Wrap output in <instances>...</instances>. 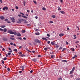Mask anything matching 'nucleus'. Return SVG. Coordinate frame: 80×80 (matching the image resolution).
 <instances>
[{
  "label": "nucleus",
  "mask_w": 80,
  "mask_h": 80,
  "mask_svg": "<svg viewBox=\"0 0 80 80\" xmlns=\"http://www.w3.org/2000/svg\"><path fill=\"white\" fill-rule=\"evenodd\" d=\"M47 35L48 37H50V34H47Z\"/></svg>",
  "instance_id": "72a5a7b5"
},
{
  "label": "nucleus",
  "mask_w": 80,
  "mask_h": 80,
  "mask_svg": "<svg viewBox=\"0 0 80 80\" xmlns=\"http://www.w3.org/2000/svg\"><path fill=\"white\" fill-rule=\"evenodd\" d=\"M73 77V75H71L70 77H71V78H72V77Z\"/></svg>",
  "instance_id": "5fc2aeb1"
},
{
  "label": "nucleus",
  "mask_w": 80,
  "mask_h": 80,
  "mask_svg": "<svg viewBox=\"0 0 80 80\" xmlns=\"http://www.w3.org/2000/svg\"><path fill=\"white\" fill-rule=\"evenodd\" d=\"M20 14H21V15H24L25 14H24L22 13V12H21L20 13Z\"/></svg>",
  "instance_id": "6e6d98bb"
},
{
  "label": "nucleus",
  "mask_w": 80,
  "mask_h": 80,
  "mask_svg": "<svg viewBox=\"0 0 80 80\" xmlns=\"http://www.w3.org/2000/svg\"><path fill=\"white\" fill-rule=\"evenodd\" d=\"M66 45H68V42L66 41Z\"/></svg>",
  "instance_id": "09e8293b"
},
{
  "label": "nucleus",
  "mask_w": 80,
  "mask_h": 80,
  "mask_svg": "<svg viewBox=\"0 0 80 80\" xmlns=\"http://www.w3.org/2000/svg\"><path fill=\"white\" fill-rule=\"evenodd\" d=\"M60 12L62 13V14H65V12L64 11H60Z\"/></svg>",
  "instance_id": "4468645a"
},
{
  "label": "nucleus",
  "mask_w": 80,
  "mask_h": 80,
  "mask_svg": "<svg viewBox=\"0 0 80 80\" xmlns=\"http://www.w3.org/2000/svg\"><path fill=\"white\" fill-rule=\"evenodd\" d=\"M22 48V46H20L19 47V48H20V49H21V48Z\"/></svg>",
  "instance_id": "052dcab7"
},
{
  "label": "nucleus",
  "mask_w": 80,
  "mask_h": 80,
  "mask_svg": "<svg viewBox=\"0 0 80 80\" xmlns=\"http://www.w3.org/2000/svg\"><path fill=\"white\" fill-rule=\"evenodd\" d=\"M23 39H24V40H26V38H23Z\"/></svg>",
  "instance_id": "774afa93"
},
{
  "label": "nucleus",
  "mask_w": 80,
  "mask_h": 80,
  "mask_svg": "<svg viewBox=\"0 0 80 80\" xmlns=\"http://www.w3.org/2000/svg\"><path fill=\"white\" fill-rule=\"evenodd\" d=\"M3 31H4V32H6L7 31V28H4L3 29Z\"/></svg>",
  "instance_id": "1a4fd4ad"
},
{
  "label": "nucleus",
  "mask_w": 80,
  "mask_h": 80,
  "mask_svg": "<svg viewBox=\"0 0 80 80\" xmlns=\"http://www.w3.org/2000/svg\"><path fill=\"white\" fill-rule=\"evenodd\" d=\"M10 68H8V71H10Z\"/></svg>",
  "instance_id": "603ef678"
},
{
  "label": "nucleus",
  "mask_w": 80,
  "mask_h": 80,
  "mask_svg": "<svg viewBox=\"0 0 80 80\" xmlns=\"http://www.w3.org/2000/svg\"><path fill=\"white\" fill-rule=\"evenodd\" d=\"M38 17L37 16H36L35 17V18H36V19H37V18H38Z\"/></svg>",
  "instance_id": "13d9d810"
},
{
  "label": "nucleus",
  "mask_w": 80,
  "mask_h": 80,
  "mask_svg": "<svg viewBox=\"0 0 80 80\" xmlns=\"http://www.w3.org/2000/svg\"><path fill=\"white\" fill-rule=\"evenodd\" d=\"M18 17H22V15H21V14H19L18 15Z\"/></svg>",
  "instance_id": "3c124183"
},
{
  "label": "nucleus",
  "mask_w": 80,
  "mask_h": 80,
  "mask_svg": "<svg viewBox=\"0 0 80 80\" xmlns=\"http://www.w3.org/2000/svg\"><path fill=\"white\" fill-rule=\"evenodd\" d=\"M18 39H19V40H23V39H22V38H18Z\"/></svg>",
  "instance_id": "393cba45"
},
{
  "label": "nucleus",
  "mask_w": 80,
  "mask_h": 80,
  "mask_svg": "<svg viewBox=\"0 0 80 80\" xmlns=\"http://www.w3.org/2000/svg\"><path fill=\"white\" fill-rule=\"evenodd\" d=\"M61 62H66V63H67V61L66 60H62Z\"/></svg>",
  "instance_id": "f8f14e48"
},
{
  "label": "nucleus",
  "mask_w": 80,
  "mask_h": 80,
  "mask_svg": "<svg viewBox=\"0 0 80 80\" xmlns=\"http://www.w3.org/2000/svg\"><path fill=\"white\" fill-rule=\"evenodd\" d=\"M79 42H80L79 41H77L75 42V43L76 44H77V43H79Z\"/></svg>",
  "instance_id": "c03bdc74"
},
{
  "label": "nucleus",
  "mask_w": 80,
  "mask_h": 80,
  "mask_svg": "<svg viewBox=\"0 0 80 80\" xmlns=\"http://www.w3.org/2000/svg\"><path fill=\"white\" fill-rule=\"evenodd\" d=\"M2 40H3V41H5V42H6L8 40V39L7 38L4 37L2 38Z\"/></svg>",
  "instance_id": "20e7f679"
},
{
  "label": "nucleus",
  "mask_w": 80,
  "mask_h": 80,
  "mask_svg": "<svg viewBox=\"0 0 80 80\" xmlns=\"http://www.w3.org/2000/svg\"><path fill=\"white\" fill-rule=\"evenodd\" d=\"M8 32L10 34H13L14 35H17V33L16 32H13V31L11 30H8Z\"/></svg>",
  "instance_id": "f257e3e1"
},
{
  "label": "nucleus",
  "mask_w": 80,
  "mask_h": 80,
  "mask_svg": "<svg viewBox=\"0 0 80 80\" xmlns=\"http://www.w3.org/2000/svg\"><path fill=\"white\" fill-rule=\"evenodd\" d=\"M55 55H52L51 56V58H55Z\"/></svg>",
  "instance_id": "412c9836"
},
{
  "label": "nucleus",
  "mask_w": 80,
  "mask_h": 80,
  "mask_svg": "<svg viewBox=\"0 0 80 80\" xmlns=\"http://www.w3.org/2000/svg\"><path fill=\"white\" fill-rule=\"evenodd\" d=\"M62 48H63V47H60L59 49V50H62Z\"/></svg>",
  "instance_id": "473e14b6"
},
{
  "label": "nucleus",
  "mask_w": 80,
  "mask_h": 80,
  "mask_svg": "<svg viewBox=\"0 0 80 80\" xmlns=\"http://www.w3.org/2000/svg\"><path fill=\"white\" fill-rule=\"evenodd\" d=\"M7 22L8 23H11V22H10V21H9L8 20Z\"/></svg>",
  "instance_id": "c9c22d12"
},
{
  "label": "nucleus",
  "mask_w": 80,
  "mask_h": 80,
  "mask_svg": "<svg viewBox=\"0 0 80 80\" xmlns=\"http://www.w3.org/2000/svg\"><path fill=\"white\" fill-rule=\"evenodd\" d=\"M17 35V36H18V37H21V34H20V33H18Z\"/></svg>",
  "instance_id": "9d476101"
},
{
  "label": "nucleus",
  "mask_w": 80,
  "mask_h": 80,
  "mask_svg": "<svg viewBox=\"0 0 80 80\" xmlns=\"http://www.w3.org/2000/svg\"><path fill=\"white\" fill-rule=\"evenodd\" d=\"M0 18H1V19L2 20H4L5 19V17L3 16H0Z\"/></svg>",
  "instance_id": "423d86ee"
},
{
  "label": "nucleus",
  "mask_w": 80,
  "mask_h": 80,
  "mask_svg": "<svg viewBox=\"0 0 80 80\" xmlns=\"http://www.w3.org/2000/svg\"><path fill=\"white\" fill-rule=\"evenodd\" d=\"M50 41H48L47 43H48V44H50Z\"/></svg>",
  "instance_id": "864d4df0"
},
{
  "label": "nucleus",
  "mask_w": 80,
  "mask_h": 80,
  "mask_svg": "<svg viewBox=\"0 0 80 80\" xmlns=\"http://www.w3.org/2000/svg\"><path fill=\"white\" fill-rule=\"evenodd\" d=\"M1 62L3 63V64H4V61H3V60H2Z\"/></svg>",
  "instance_id": "37998d69"
},
{
  "label": "nucleus",
  "mask_w": 80,
  "mask_h": 80,
  "mask_svg": "<svg viewBox=\"0 0 80 80\" xmlns=\"http://www.w3.org/2000/svg\"><path fill=\"white\" fill-rule=\"evenodd\" d=\"M7 58L5 57L4 58L3 60H7Z\"/></svg>",
  "instance_id": "79ce46f5"
},
{
  "label": "nucleus",
  "mask_w": 80,
  "mask_h": 80,
  "mask_svg": "<svg viewBox=\"0 0 80 80\" xmlns=\"http://www.w3.org/2000/svg\"><path fill=\"white\" fill-rule=\"evenodd\" d=\"M8 55H11V53H10V52H9L8 53Z\"/></svg>",
  "instance_id": "bf43d9fd"
},
{
  "label": "nucleus",
  "mask_w": 80,
  "mask_h": 80,
  "mask_svg": "<svg viewBox=\"0 0 80 80\" xmlns=\"http://www.w3.org/2000/svg\"><path fill=\"white\" fill-rule=\"evenodd\" d=\"M6 22H7L8 20V19H5V20H4Z\"/></svg>",
  "instance_id": "a19ab883"
},
{
  "label": "nucleus",
  "mask_w": 80,
  "mask_h": 80,
  "mask_svg": "<svg viewBox=\"0 0 80 80\" xmlns=\"http://www.w3.org/2000/svg\"><path fill=\"white\" fill-rule=\"evenodd\" d=\"M35 31H37V32H38V31H39V30H38V29H36Z\"/></svg>",
  "instance_id": "e2e57ef3"
},
{
  "label": "nucleus",
  "mask_w": 80,
  "mask_h": 80,
  "mask_svg": "<svg viewBox=\"0 0 80 80\" xmlns=\"http://www.w3.org/2000/svg\"><path fill=\"white\" fill-rule=\"evenodd\" d=\"M1 28H5V27H6V26L4 25V26H1Z\"/></svg>",
  "instance_id": "dca6fc26"
},
{
  "label": "nucleus",
  "mask_w": 80,
  "mask_h": 80,
  "mask_svg": "<svg viewBox=\"0 0 80 80\" xmlns=\"http://www.w3.org/2000/svg\"><path fill=\"white\" fill-rule=\"evenodd\" d=\"M76 80H80V78H76Z\"/></svg>",
  "instance_id": "de8ad7c7"
},
{
  "label": "nucleus",
  "mask_w": 80,
  "mask_h": 80,
  "mask_svg": "<svg viewBox=\"0 0 80 80\" xmlns=\"http://www.w3.org/2000/svg\"><path fill=\"white\" fill-rule=\"evenodd\" d=\"M13 51V52H17V49H15Z\"/></svg>",
  "instance_id": "2f4dec72"
},
{
  "label": "nucleus",
  "mask_w": 80,
  "mask_h": 80,
  "mask_svg": "<svg viewBox=\"0 0 80 80\" xmlns=\"http://www.w3.org/2000/svg\"><path fill=\"white\" fill-rule=\"evenodd\" d=\"M71 50H72V52H75V49L74 48H71Z\"/></svg>",
  "instance_id": "6ab92c4d"
},
{
  "label": "nucleus",
  "mask_w": 80,
  "mask_h": 80,
  "mask_svg": "<svg viewBox=\"0 0 80 80\" xmlns=\"http://www.w3.org/2000/svg\"><path fill=\"white\" fill-rule=\"evenodd\" d=\"M22 17H23V18H28L25 16L22 15Z\"/></svg>",
  "instance_id": "f3484780"
},
{
  "label": "nucleus",
  "mask_w": 80,
  "mask_h": 80,
  "mask_svg": "<svg viewBox=\"0 0 80 80\" xmlns=\"http://www.w3.org/2000/svg\"><path fill=\"white\" fill-rule=\"evenodd\" d=\"M74 72L72 70L70 72L69 74L70 75H71V74H72V73Z\"/></svg>",
  "instance_id": "ddd939ff"
},
{
  "label": "nucleus",
  "mask_w": 80,
  "mask_h": 80,
  "mask_svg": "<svg viewBox=\"0 0 80 80\" xmlns=\"http://www.w3.org/2000/svg\"><path fill=\"white\" fill-rule=\"evenodd\" d=\"M6 57H8V54H6Z\"/></svg>",
  "instance_id": "69168bd1"
},
{
  "label": "nucleus",
  "mask_w": 80,
  "mask_h": 80,
  "mask_svg": "<svg viewBox=\"0 0 80 80\" xmlns=\"http://www.w3.org/2000/svg\"><path fill=\"white\" fill-rule=\"evenodd\" d=\"M34 42L35 43H41V41H40V40H39L37 38L34 39Z\"/></svg>",
  "instance_id": "f03ea898"
},
{
  "label": "nucleus",
  "mask_w": 80,
  "mask_h": 80,
  "mask_svg": "<svg viewBox=\"0 0 80 80\" xmlns=\"http://www.w3.org/2000/svg\"><path fill=\"white\" fill-rule=\"evenodd\" d=\"M3 10H5V8H3Z\"/></svg>",
  "instance_id": "680f3d73"
},
{
  "label": "nucleus",
  "mask_w": 80,
  "mask_h": 80,
  "mask_svg": "<svg viewBox=\"0 0 80 80\" xmlns=\"http://www.w3.org/2000/svg\"><path fill=\"white\" fill-rule=\"evenodd\" d=\"M21 32L22 33H25V30H23Z\"/></svg>",
  "instance_id": "5701e85b"
},
{
  "label": "nucleus",
  "mask_w": 80,
  "mask_h": 80,
  "mask_svg": "<svg viewBox=\"0 0 80 80\" xmlns=\"http://www.w3.org/2000/svg\"><path fill=\"white\" fill-rule=\"evenodd\" d=\"M10 39H11V40H15V38H10Z\"/></svg>",
  "instance_id": "b1692460"
},
{
  "label": "nucleus",
  "mask_w": 80,
  "mask_h": 80,
  "mask_svg": "<svg viewBox=\"0 0 80 80\" xmlns=\"http://www.w3.org/2000/svg\"><path fill=\"white\" fill-rule=\"evenodd\" d=\"M32 61L33 62H37V58H33L32 59Z\"/></svg>",
  "instance_id": "0eeeda50"
},
{
  "label": "nucleus",
  "mask_w": 80,
  "mask_h": 80,
  "mask_svg": "<svg viewBox=\"0 0 80 80\" xmlns=\"http://www.w3.org/2000/svg\"><path fill=\"white\" fill-rule=\"evenodd\" d=\"M18 20L19 21H17V23H22L21 22H23V21H25V19H23L20 18L18 19Z\"/></svg>",
  "instance_id": "7ed1b4c3"
},
{
  "label": "nucleus",
  "mask_w": 80,
  "mask_h": 80,
  "mask_svg": "<svg viewBox=\"0 0 80 80\" xmlns=\"http://www.w3.org/2000/svg\"><path fill=\"white\" fill-rule=\"evenodd\" d=\"M21 68H25V67L24 66H20Z\"/></svg>",
  "instance_id": "cd10ccee"
},
{
  "label": "nucleus",
  "mask_w": 80,
  "mask_h": 80,
  "mask_svg": "<svg viewBox=\"0 0 80 80\" xmlns=\"http://www.w3.org/2000/svg\"><path fill=\"white\" fill-rule=\"evenodd\" d=\"M24 23H27V21L26 20H24Z\"/></svg>",
  "instance_id": "e433bc0d"
},
{
  "label": "nucleus",
  "mask_w": 80,
  "mask_h": 80,
  "mask_svg": "<svg viewBox=\"0 0 80 80\" xmlns=\"http://www.w3.org/2000/svg\"><path fill=\"white\" fill-rule=\"evenodd\" d=\"M64 35V34L63 33H60L59 34V37H62Z\"/></svg>",
  "instance_id": "6e6552de"
},
{
  "label": "nucleus",
  "mask_w": 80,
  "mask_h": 80,
  "mask_svg": "<svg viewBox=\"0 0 80 80\" xmlns=\"http://www.w3.org/2000/svg\"><path fill=\"white\" fill-rule=\"evenodd\" d=\"M30 73H32L33 72V70H31L30 71Z\"/></svg>",
  "instance_id": "338daca9"
},
{
  "label": "nucleus",
  "mask_w": 80,
  "mask_h": 80,
  "mask_svg": "<svg viewBox=\"0 0 80 80\" xmlns=\"http://www.w3.org/2000/svg\"><path fill=\"white\" fill-rule=\"evenodd\" d=\"M27 12H28V13H29V12H30V11H29V10H27Z\"/></svg>",
  "instance_id": "4d7b16f0"
},
{
  "label": "nucleus",
  "mask_w": 80,
  "mask_h": 80,
  "mask_svg": "<svg viewBox=\"0 0 80 80\" xmlns=\"http://www.w3.org/2000/svg\"><path fill=\"white\" fill-rule=\"evenodd\" d=\"M58 80H62V78L60 77V78H58Z\"/></svg>",
  "instance_id": "bb28decb"
},
{
  "label": "nucleus",
  "mask_w": 80,
  "mask_h": 80,
  "mask_svg": "<svg viewBox=\"0 0 80 80\" xmlns=\"http://www.w3.org/2000/svg\"><path fill=\"white\" fill-rule=\"evenodd\" d=\"M51 45H55V43H54L53 42H51Z\"/></svg>",
  "instance_id": "a211bd4d"
},
{
  "label": "nucleus",
  "mask_w": 80,
  "mask_h": 80,
  "mask_svg": "<svg viewBox=\"0 0 80 80\" xmlns=\"http://www.w3.org/2000/svg\"><path fill=\"white\" fill-rule=\"evenodd\" d=\"M47 49H48L47 48H44V50L45 51H47V50H48Z\"/></svg>",
  "instance_id": "a878e982"
},
{
  "label": "nucleus",
  "mask_w": 80,
  "mask_h": 80,
  "mask_svg": "<svg viewBox=\"0 0 80 80\" xmlns=\"http://www.w3.org/2000/svg\"><path fill=\"white\" fill-rule=\"evenodd\" d=\"M27 26L28 27H30V26H31V25L30 24H27Z\"/></svg>",
  "instance_id": "f704fd0d"
},
{
  "label": "nucleus",
  "mask_w": 80,
  "mask_h": 80,
  "mask_svg": "<svg viewBox=\"0 0 80 80\" xmlns=\"http://www.w3.org/2000/svg\"><path fill=\"white\" fill-rule=\"evenodd\" d=\"M58 10L59 11V10H61V8H60V7H58Z\"/></svg>",
  "instance_id": "c756f323"
},
{
  "label": "nucleus",
  "mask_w": 80,
  "mask_h": 80,
  "mask_svg": "<svg viewBox=\"0 0 80 80\" xmlns=\"http://www.w3.org/2000/svg\"><path fill=\"white\" fill-rule=\"evenodd\" d=\"M42 40H45L46 41H47L48 40V39L46 38H42Z\"/></svg>",
  "instance_id": "9b49d317"
},
{
  "label": "nucleus",
  "mask_w": 80,
  "mask_h": 80,
  "mask_svg": "<svg viewBox=\"0 0 80 80\" xmlns=\"http://www.w3.org/2000/svg\"><path fill=\"white\" fill-rule=\"evenodd\" d=\"M74 57L75 58H77V55H74Z\"/></svg>",
  "instance_id": "8fccbe9b"
},
{
  "label": "nucleus",
  "mask_w": 80,
  "mask_h": 80,
  "mask_svg": "<svg viewBox=\"0 0 80 80\" xmlns=\"http://www.w3.org/2000/svg\"><path fill=\"white\" fill-rule=\"evenodd\" d=\"M0 31H3V29H2V28H0Z\"/></svg>",
  "instance_id": "a18cd8bd"
},
{
  "label": "nucleus",
  "mask_w": 80,
  "mask_h": 80,
  "mask_svg": "<svg viewBox=\"0 0 80 80\" xmlns=\"http://www.w3.org/2000/svg\"><path fill=\"white\" fill-rule=\"evenodd\" d=\"M11 20L12 21V22H13V23H15V19H14V18H11Z\"/></svg>",
  "instance_id": "39448f33"
},
{
  "label": "nucleus",
  "mask_w": 80,
  "mask_h": 80,
  "mask_svg": "<svg viewBox=\"0 0 80 80\" xmlns=\"http://www.w3.org/2000/svg\"><path fill=\"white\" fill-rule=\"evenodd\" d=\"M15 8H16V9H18V7L17 6H16L15 7Z\"/></svg>",
  "instance_id": "58836bf2"
},
{
  "label": "nucleus",
  "mask_w": 80,
  "mask_h": 80,
  "mask_svg": "<svg viewBox=\"0 0 80 80\" xmlns=\"http://www.w3.org/2000/svg\"><path fill=\"white\" fill-rule=\"evenodd\" d=\"M75 67H73L72 68V70L74 71V69H75Z\"/></svg>",
  "instance_id": "4c0bfd02"
},
{
  "label": "nucleus",
  "mask_w": 80,
  "mask_h": 80,
  "mask_svg": "<svg viewBox=\"0 0 80 80\" xmlns=\"http://www.w3.org/2000/svg\"><path fill=\"white\" fill-rule=\"evenodd\" d=\"M52 18H55V17H56V16H55V15H52Z\"/></svg>",
  "instance_id": "4be33fe9"
},
{
  "label": "nucleus",
  "mask_w": 80,
  "mask_h": 80,
  "mask_svg": "<svg viewBox=\"0 0 80 80\" xmlns=\"http://www.w3.org/2000/svg\"><path fill=\"white\" fill-rule=\"evenodd\" d=\"M50 23H53V21H49Z\"/></svg>",
  "instance_id": "ea45409f"
},
{
  "label": "nucleus",
  "mask_w": 80,
  "mask_h": 80,
  "mask_svg": "<svg viewBox=\"0 0 80 80\" xmlns=\"http://www.w3.org/2000/svg\"><path fill=\"white\" fill-rule=\"evenodd\" d=\"M33 2L34 3H35V4H37V2L35 1V0H33Z\"/></svg>",
  "instance_id": "7c9ffc66"
},
{
  "label": "nucleus",
  "mask_w": 80,
  "mask_h": 80,
  "mask_svg": "<svg viewBox=\"0 0 80 80\" xmlns=\"http://www.w3.org/2000/svg\"><path fill=\"white\" fill-rule=\"evenodd\" d=\"M2 51H4L5 50V48H3V49H2Z\"/></svg>",
  "instance_id": "0e129e2a"
},
{
  "label": "nucleus",
  "mask_w": 80,
  "mask_h": 80,
  "mask_svg": "<svg viewBox=\"0 0 80 80\" xmlns=\"http://www.w3.org/2000/svg\"><path fill=\"white\" fill-rule=\"evenodd\" d=\"M42 9L43 10H46V8H42Z\"/></svg>",
  "instance_id": "c85d7f7f"
},
{
  "label": "nucleus",
  "mask_w": 80,
  "mask_h": 80,
  "mask_svg": "<svg viewBox=\"0 0 80 80\" xmlns=\"http://www.w3.org/2000/svg\"><path fill=\"white\" fill-rule=\"evenodd\" d=\"M23 4H24V6H25V4L26 3V2H25V1H24L23 2Z\"/></svg>",
  "instance_id": "2eb2a0df"
},
{
  "label": "nucleus",
  "mask_w": 80,
  "mask_h": 80,
  "mask_svg": "<svg viewBox=\"0 0 80 80\" xmlns=\"http://www.w3.org/2000/svg\"><path fill=\"white\" fill-rule=\"evenodd\" d=\"M35 34L36 35H40V33H39V32L36 33H35Z\"/></svg>",
  "instance_id": "aec40b11"
},
{
  "label": "nucleus",
  "mask_w": 80,
  "mask_h": 80,
  "mask_svg": "<svg viewBox=\"0 0 80 80\" xmlns=\"http://www.w3.org/2000/svg\"><path fill=\"white\" fill-rule=\"evenodd\" d=\"M5 9L6 10H8V7H5Z\"/></svg>",
  "instance_id": "49530a36"
}]
</instances>
